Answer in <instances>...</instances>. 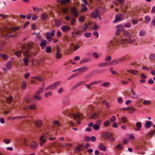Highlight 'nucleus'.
Masks as SVG:
<instances>
[{
  "instance_id": "nucleus-50",
  "label": "nucleus",
  "mask_w": 155,
  "mask_h": 155,
  "mask_svg": "<svg viewBox=\"0 0 155 155\" xmlns=\"http://www.w3.org/2000/svg\"><path fill=\"white\" fill-rule=\"evenodd\" d=\"M64 91V88L62 87H60L59 88L58 90V92L60 94H62Z\"/></svg>"
},
{
  "instance_id": "nucleus-2",
  "label": "nucleus",
  "mask_w": 155,
  "mask_h": 155,
  "mask_svg": "<svg viewBox=\"0 0 155 155\" xmlns=\"http://www.w3.org/2000/svg\"><path fill=\"white\" fill-rule=\"evenodd\" d=\"M82 32V31L80 29V27H78L71 32L72 36L74 38L79 37L81 35Z\"/></svg>"
},
{
  "instance_id": "nucleus-47",
  "label": "nucleus",
  "mask_w": 155,
  "mask_h": 155,
  "mask_svg": "<svg viewBox=\"0 0 155 155\" xmlns=\"http://www.w3.org/2000/svg\"><path fill=\"white\" fill-rule=\"evenodd\" d=\"M145 23L147 24L148 23L151 19L150 18L149 16H145Z\"/></svg>"
},
{
  "instance_id": "nucleus-63",
  "label": "nucleus",
  "mask_w": 155,
  "mask_h": 155,
  "mask_svg": "<svg viewBox=\"0 0 155 155\" xmlns=\"http://www.w3.org/2000/svg\"><path fill=\"white\" fill-rule=\"evenodd\" d=\"M92 54L94 57L96 58H98L99 57L98 54L96 52H93Z\"/></svg>"
},
{
  "instance_id": "nucleus-25",
  "label": "nucleus",
  "mask_w": 155,
  "mask_h": 155,
  "mask_svg": "<svg viewBox=\"0 0 155 155\" xmlns=\"http://www.w3.org/2000/svg\"><path fill=\"white\" fill-rule=\"evenodd\" d=\"M83 84V83L82 82H78L77 83V84L75 85L73 87H72V88L71 89V91H73L76 89L78 87L81 86V84Z\"/></svg>"
},
{
  "instance_id": "nucleus-4",
  "label": "nucleus",
  "mask_w": 155,
  "mask_h": 155,
  "mask_svg": "<svg viewBox=\"0 0 155 155\" xmlns=\"http://www.w3.org/2000/svg\"><path fill=\"white\" fill-rule=\"evenodd\" d=\"M118 38H120L119 39H118L119 43L121 45H124L128 43V39L126 38H122V36L120 35L118 36Z\"/></svg>"
},
{
  "instance_id": "nucleus-42",
  "label": "nucleus",
  "mask_w": 155,
  "mask_h": 155,
  "mask_svg": "<svg viewBox=\"0 0 155 155\" xmlns=\"http://www.w3.org/2000/svg\"><path fill=\"white\" fill-rule=\"evenodd\" d=\"M101 85L103 87H108L110 85V84L108 82H105L101 84Z\"/></svg>"
},
{
  "instance_id": "nucleus-51",
  "label": "nucleus",
  "mask_w": 155,
  "mask_h": 155,
  "mask_svg": "<svg viewBox=\"0 0 155 155\" xmlns=\"http://www.w3.org/2000/svg\"><path fill=\"white\" fill-rule=\"evenodd\" d=\"M34 97L36 99L38 100H41V97L39 96L40 95L38 94H35Z\"/></svg>"
},
{
  "instance_id": "nucleus-38",
  "label": "nucleus",
  "mask_w": 155,
  "mask_h": 155,
  "mask_svg": "<svg viewBox=\"0 0 155 155\" xmlns=\"http://www.w3.org/2000/svg\"><path fill=\"white\" fill-rule=\"evenodd\" d=\"M52 95V94L51 91H48L45 94V97L47 98L49 96H51Z\"/></svg>"
},
{
  "instance_id": "nucleus-41",
  "label": "nucleus",
  "mask_w": 155,
  "mask_h": 155,
  "mask_svg": "<svg viewBox=\"0 0 155 155\" xmlns=\"http://www.w3.org/2000/svg\"><path fill=\"white\" fill-rule=\"evenodd\" d=\"M55 24L57 27H59L61 25V22L60 20H57L55 21Z\"/></svg>"
},
{
  "instance_id": "nucleus-13",
  "label": "nucleus",
  "mask_w": 155,
  "mask_h": 155,
  "mask_svg": "<svg viewBox=\"0 0 155 155\" xmlns=\"http://www.w3.org/2000/svg\"><path fill=\"white\" fill-rule=\"evenodd\" d=\"M35 125L37 128H40L42 126V121L40 120H38L34 122Z\"/></svg>"
},
{
  "instance_id": "nucleus-53",
  "label": "nucleus",
  "mask_w": 155,
  "mask_h": 155,
  "mask_svg": "<svg viewBox=\"0 0 155 155\" xmlns=\"http://www.w3.org/2000/svg\"><path fill=\"white\" fill-rule=\"evenodd\" d=\"M30 109L31 110H34L36 108V107L35 105H31L29 106Z\"/></svg>"
},
{
  "instance_id": "nucleus-28",
  "label": "nucleus",
  "mask_w": 155,
  "mask_h": 155,
  "mask_svg": "<svg viewBox=\"0 0 155 155\" xmlns=\"http://www.w3.org/2000/svg\"><path fill=\"white\" fill-rule=\"evenodd\" d=\"M98 117V114L96 113H94L93 114L90 115V117L91 119H96Z\"/></svg>"
},
{
  "instance_id": "nucleus-29",
  "label": "nucleus",
  "mask_w": 155,
  "mask_h": 155,
  "mask_svg": "<svg viewBox=\"0 0 155 155\" xmlns=\"http://www.w3.org/2000/svg\"><path fill=\"white\" fill-rule=\"evenodd\" d=\"M82 146L81 145H79L77 147H76V148L75 152H78L80 151H81L82 150Z\"/></svg>"
},
{
  "instance_id": "nucleus-43",
  "label": "nucleus",
  "mask_w": 155,
  "mask_h": 155,
  "mask_svg": "<svg viewBox=\"0 0 155 155\" xmlns=\"http://www.w3.org/2000/svg\"><path fill=\"white\" fill-rule=\"evenodd\" d=\"M12 97L10 96H9V97H7L6 99L7 102L9 104L10 103L12 102Z\"/></svg>"
},
{
  "instance_id": "nucleus-11",
  "label": "nucleus",
  "mask_w": 155,
  "mask_h": 155,
  "mask_svg": "<svg viewBox=\"0 0 155 155\" xmlns=\"http://www.w3.org/2000/svg\"><path fill=\"white\" fill-rule=\"evenodd\" d=\"M101 123V121L98 120L96 121V123L93 125V128L95 130H98L100 128V126Z\"/></svg>"
},
{
  "instance_id": "nucleus-44",
  "label": "nucleus",
  "mask_w": 155,
  "mask_h": 155,
  "mask_svg": "<svg viewBox=\"0 0 155 155\" xmlns=\"http://www.w3.org/2000/svg\"><path fill=\"white\" fill-rule=\"evenodd\" d=\"M146 33V31L144 30H141L139 33V35L140 36H144L145 35Z\"/></svg>"
},
{
  "instance_id": "nucleus-33",
  "label": "nucleus",
  "mask_w": 155,
  "mask_h": 155,
  "mask_svg": "<svg viewBox=\"0 0 155 155\" xmlns=\"http://www.w3.org/2000/svg\"><path fill=\"white\" fill-rule=\"evenodd\" d=\"M43 91V87H40L38 90L35 93V94H38L40 95L41 93Z\"/></svg>"
},
{
  "instance_id": "nucleus-10",
  "label": "nucleus",
  "mask_w": 155,
  "mask_h": 155,
  "mask_svg": "<svg viewBox=\"0 0 155 155\" xmlns=\"http://www.w3.org/2000/svg\"><path fill=\"white\" fill-rule=\"evenodd\" d=\"M60 82V81H58L49 85V87H50V90H54L56 89L59 85Z\"/></svg>"
},
{
  "instance_id": "nucleus-9",
  "label": "nucleus",
  "mask_w": 155,
  "mask_h": 155,
  "mask_svg": "<svg viewBox=\"0 0 155 155\" xmlns=\"http://www.w3.org/2000/svg\"><path fill=\"white\" fill-rule=\"evenodd\" d=\"M23 50V55L25 57L28 58H30L31 57L30 54H29V51L27 49L25 46H23L22 47Z\"/></svg>"
},
{
  "instance_id": "nucleus-6",
  "label": "nucleus",
  "mask_w": 155,
  "mask_h": 155,
  "mask_svg": "<svg viewBox=\"0 0 155 155\" xmlns=\"http://www.w3.org/2000/svg\"><path fill=\"white\" fill-rule=\"evenodd\" d=\"M124 60V57L121 58H120L113 60L110 63V64L111 65L117 64L120 62L123 61Z\"/></svg>"
},
{
  "instance_id": "nucleus-37",
  "label": "nucleus",
  "mask_w": 155,
  "mask_h": 155,
  "mask_svg": "<svg viewBox=\"0 0 155 155\" xmlns=\"http://www.w3.org/2000/svg\"><path fill=\"white\" fill-rule=\"evenodd\" d=\"M32 78H35L40 82L43 81L44 80L43 78L38 77H33Z\"/></svg>"
},
{
  "instance_id": "nucleus-39",
  "label": "nucleus",
  "mask_w": 155,
  "mask_h": 155,
  "mask_svg": "<svg viewBox=\"0 0 155 155\" xmlns=\"http://www.w3.org/2000/svg\"><path fill=\"white\" fill-rule=\"evenodd\" d=\"M155 58V53L151 54L149 55L148 58L150 60H153Z\"/></svg>"
},
{
  "instance_id": "nucleus-14",
  "label": "nucleus",
  "mask_w": 155,
  "mask_h": 155,
  "mask_svg": "<svg viewBox=\"0 0 155 155\" xmlns=\"http://www.w3.org/2000/svg\"><path fill=\"white\" fill-rule=\"evenodd\" d=\"M40 142L39 143V145L41 147H42L44 145L47 141V140L43 138V136H40L39 138Z\"/></svg>"
},
{
  "instance_id": "nucleus-58",
  "label": "nucleus",
  "mask_w": 155,
  "mask_h": 155,
  "mask_svg": "<svg viewBox=\"0 0 155 155\" xmlns=\"http://www.w3.org/2000/svg\"><path fill=\"white\" fill-rule=\"evenodd\" d=\"M116 120V117L114 116H112L110 119V121L111 122H113L115 121Z\"/></svg>"
},
{
  "instance_id": "nucleus-52",
  "label": "nucleus",
  "mask_w": 155,
  "mask_h": 155,
  "mask_svg": "<svg viewBox=\"0 0 155 155\" xmlns=\"http://www.w3.org/2000/svg\"><path fill=\"white\" fill-rule=\"evenodd\" d=\"M110 124V122L108 120H106L104 122V125L105 127L109 126Z\"/></svg>"
},
{
  "instance_id": "nucleus-3",
  "label": "nucleus",
  "mask_w": 155,
  "mask_h": 155,
  "mask_svg": "<svg viewBox=\"0 0 155 155\" xmlns=\"http://www.w3.org/2000/svg\"><path fill=\"white\" fill-rule=\"evenodd\" d=\"M117 29L116 31V35L118 36H119L120 34L121 31H124V26L121 25H117L116 26Z\"/></svg>"
},
{
  "instance_id": "nucleus-40",
  "label": "nucleus",
  "mask_w": 155,
  "mask_h": 155,
  "mask_svg": "<svg viewBox=\"0 0 155 155\" xmlns=\"http://www.w3.org/2000/svg\"><path fill=\"white\" fill-rule=\"evenodd\" d=\"M101 82V81H96L94 82H91L89 84L90 85H93L94 84H97L100 83Z\"/></svg>"
},
{
  "instance_id": "nucleus-61",
  "label": "nucleus",
  "mask_w": 155,
  "mask_h": 155,
  "mask_svg": "<svg viewBox=\"0 0 155 155\" xmlns=\"http://www.w3.org/2000/svg\"><path fill=\"white\" fill-rule=\"evenodd\" d=\"M116 148L119 150H121L122 149V145L120 144H119L116 146Z\"/></svg>"
},
{
  "instance_id": "nucleus-60",
  "label": "nucleus",
  "mask_w": 155,
  "mask_h": 155,
  "mask_svg": "<svg viewBox=\"0 0 155 155\" xmlns=\"http://www.w3.org/2000/svg\"><path fill=\"white\" fill-rule=\"evenodd\" d=\"M128 43H130L131 44L132 43H133L134 42H135L136 41V40L135 39H128Z\"/></svg>"
},
{
  "instance_id": "nucleus-12",
  "label": "nucleus",
  "mask_w": 155,
  "mask_h": 155,
  "mask_svg": "<svg viewBox=\"0 0 155 155\" xmlns=\"http://www.w3.org/2000/svg\"><path fill=\"white\" fill-rule=\"evenodd\" d=\"M101 136L103 138L107 139L111 137V134L109 132H107L102 133Z\"/></svg>"
},
{
  "instance_id": "nucleus-32",
  "label": "nucleus",
  "mask_w": 155,
  "mask_h": 155,
  "mask_svg": "<svg viewBox=\"0 0 155 155\" xmlns=\"http://www.w3.org/2000/svg\"><path fill=\"white\" fill-rule=\"evenodd\" d=\"M51 36L50 35V33L47 32L46 33V38L49 41H51Z\"/></svg>"
},
{
  "instance_id": "nucleus-20",
  "label": "nucleus",
  "mask_w": 155,
  "mask_h": 155,
  "mask_svg": "<svg viewBox=\"0 0 155 155\" xmlns=\"http://www.w3.org/2000/svg\"><path fill=\"white\" fill-rule=\"evenodd\" d=\"M47 41L46 40H43L41 41V43L40 44L41 48L43 49L45 48V46L46 45Z\"/></svg>"
},
{
  "instance_id": "nucleus-46",
  "label": "nucleus",
  "mask_w": 155,
  "mask_h": 155,
  "mask_svg": "<svg viewBox=\"0 0 155 155\" xmlns=\"http://www.w3.org/2000/svg\"><path fill=\"white\" fill-rule=\"evenodd\" d=\"M51 51V49L50 47L48 46L46 48V52L47 53H50Z\"/></svg>"
},
{
  "instance_id": "nucleus-23",
  "label": "nucleus",
  "mask_w": 155,
  "mask_h": 155,
  "mask_svg": "<svg viewBox=\"0 0 155 155\" xmlns=\"http://www.w3.org/2000/svg\"><path fill=\"white\" fill-rule=\"evenodd\" d=\"M135 125L137 128L135 129V131H137L140 130L141 127V123L140 122H137L136 123Z\"/></svg>"
},
{
  "instance_id": "nucleus-21",
  "label": "nucleus",
  "mask_w": 155,
  "mask_h": 155,
  "mask_svg": "<svg viewBox=\"0 0 155 155\" xmlns=\"http://www.w3.org/2000/svg\"><path fill=\"white\" fill-rule=\"evenodd\" d=\"M98 147L101 150L103 151H105L106 150L105 146L102 143L99 144Z\"/></svg>"
},
{
  "instance_id": "nucleus-17",
  "label": "nucleus",
  "mask_w": 155,
  "mask_h": 155,
  "mask_svg": "<svg viewBox=\"0 0 155 155\" xmlns=\"http://www.w3.org/2000/svg\"><path fill=\"white\" fill-rule=\"evenodd\" d=\"M71 115L75 120H76L77 118L80 119L82 118L81 115L80 113H76L74 114H71ZM82 118H83L82 117Z\"/></svg>"
},
{
  "instance_id": "nucleus-55",
  "label": "nucleus",
  "mask_w": 155,
  "mask_h": 155,
  "mask_svg": "<svg viewBox=\"0 0 155 155\" xmlns=\"http://www.w3.org/2000/svg\"><path fill=\"white\" fill-rule=\"evenodd\" d=\"M80 75V74L79 73H74L71 76V77L72 78H74L78 76H79Z\"/></svg>"
},
{
  "instance_id": "nucleus-8",
  "label": "nucleus",
  "mask_w": 155,
  "mask_h": 155,
  "mask_svg": "<svg viewBox=\"0 0 155 155\" xmlns=\"http://www.w3.org/2000/svg\"><path fill=\"white\" fill-rule=\"evenodd\" d=\"M70 11L72 15L75 17H78L79 15V12H78L76 8L74 7L71 8Z\"/></svg>"
},
{
  "instance_id": "nucleus-35",
  "label": "nucleus",
  "mask_w": 155,
  "mask_h": 155,
  "mask_svg": "<svg viewBox=\"0 0 155 155\" xmlns=\"http://www.w3.org/2000/svg\"><path fill=\"white\" fill-rule=\"evenodd\" d=\"M151 101L150 100H144L143 102V104L146 105H148L151 104Z\"/></svg>"
},
{
  "instance_id": "nucleus-16",
  "label": "nucleus",
  "mask_w": 155,
  "mask_h": 155,
  "mask_svg": "<svg viewBox=\"0 0 155 155\" xmlns=\"http://www.w3.org/2000/svg\"><path fill=\"white\" fill-rule=\"evenodd\" d=\"M38 146L37 143L35 141L32 142L30 144V146L32 150H35L36 149Z\"/></svg>"
},
{
  "instance_id": "nucleus-48",
  "label": "nucleus",
  "mask_w": 155,
  "mask_h": 155,
  "mask_svg": "<svg viewBox=\"0 0 155 155\" xmlns=\"http://www.w3.org/2000/svg\"><path fill=\"white\" fill-rule=\"evenodd\" d=\"M23 60L25 64V65L27 66L28 65V59L27 58H25L23 59Z\"/></svg>"
},
{
  "instance_id": "nucleus-18",
  "label": "nucleus",
  "mask_w": 155,
  "mask_h": 155,
  "mask_svg": "<svg viewBox=\"0 0 155 155\" xmlns=\"http://www.w3.org/2000/svg\"><path fill=\"white\" fill-rule=\"evenodd\" d=\"M61 29L62 30L65 32H67L70 29V28L66 25H63L61 27Z\"/></svg>"
},
{
  "instance_id": "nucleus-26",
  "label": "nucleus",
  "mask_w": 155,
  "mask_h": 155,
  "mask_svg": "<svg viewBox=\"0 0 155 155\" xmlns=\"http://www.w3.org/2000/svg\"><path fill=\"white\" fill-rule=\"evenodd\" d=\"M48 18L47 15L45 13L42 14L41 16V19L42 20H46Z\"/></svg>"
},
{
  "instance_id": "nucleus-1",
  "label": "nucleus",
  "mask_w": 155,
  "mask_h": 155,
  "mask_svg": "<svg viewBox=\"0 0 155 155\" xmlns=\"http://www.w3.org/2000/svg\"><path fill=\"white\" fill-rule=\"evenodd\" d=\"M120 38H118V36L115 38L112 39L107 44V48L108 50H110L112 48H114L115 47H117V45L119 44L118 39H119Z\"/></svg>"
},
{
  "instance_id": "nucleus-49",
  "label": "nucleus",
  "mask_w": 155,
  "mask_h": 155,
  "mask_svg": "<svg viewBox=\"0 0 155 155\" xmlns=\"http://www.w3.org/2000/svg\"><path fill=\"white\" fill-rule=\"evenodd\" d=\"M27 85V83L25 81H24L23 82V84H22L21 86V88L22 89H25L26 88V86Z\"/></svg>"
},
{
  "instance_id": "nucleus-19",
  "label": "nucleus",
  "mask_w": 155,
  "mask_h": 155,
  "mask_svg": "<svg viewBox=\"0 0 155 155\" xmlns=\"http://www.w3.org/2000/svg\"><path fill=\"white\" fill-rule=\"evenodd\" d=\"M91 61L90 59L89 58H85L81 60L80 63L81 64H82L83 63H85L87 62H89Z\"/></svg>"
},
{
  "instance_id": "nucleus-7",
  "label": "nucleus",
  "mask_w": 155,
  "mask_h": 155,
  "mask_svg": "<svg viewBox=\"0 0 155 155\" xmlns=\"http://www.w3.org/2000/svg\"><path fill=\"white\" fill-rule=\"evenodd\" d=\"M124 15L121 13L115 16V19L113 23H116L117 21H121Z\"/></svg>"
},
{
  "instance_id": "nucleus-36",
  "label": "nucleus",
  "mask_w": 155,
  "mask_h": 155,
  "mask_svg": "<svg viewBox=\"0 0 155 155\" xmlns=\"http://www.w3.org/2000/svg\"><path fill=\"white\" fill-rule=\"evenodd\" d=\"M14 54L17 56L19 57L22 54V51H17L14 52Z\"/></svg>"
},
{
  "instance_id": "nucleus-54",
  "label": "nucleus",
  "mask_w": 155,
  "mask_h": 155,
  "mask_svg": "<svg viewBox=\"0 0 155 155\" xmlns=\"http://www.w3.org/2000/svg\"><path fill=\"white\" fill-rule=\"evenodd\" d=\"M63 13L64 14H66L68 12V10L66 8H63L62 10Z\"/></svg>"
},
{
  "instance_id": "nucleus-64",
  "label": "nucleus",
  "mask_w": 155,
  "mask_h": 155,
  "mask_svg": "<svg viewBox=\"0 0 155 155\" xmlns=\"http://www.w3.org/2000/svg\"><path fill=\"white\" fill-rule=\"evenodd\" d=\"M2 58L3 59L5 60L8 58V56L7 55L2 54Z\"/></svg>"
},
{
  "instance_id": "nucleus-62",
  "label": "nucleus",
  "mask_w": 155,
  "mask_h": 155,
  "mask_svg": "<svg viewBox=\"0 0 155 155\" xmlns=\"http://www.w3.org/2000/svg\"><path fill=\"white\" fill-rule=\"evenodd\" d=\"M130 26H131L130 24L129 23H125V24H124V26L125 27H127V28H129L130 27Z\"/></svg>"
},
{
  "instance_id": "nucleus-27",
  "label": "nucleus",
  "mask_w": 155,
  "mask_h": 155,
  "mask_svg": "<svg viewBox=\"0 0 155 155\" xmlns=\"http://www.w3.org/2000/svg\"><path fill=\"white\" fill-rule=\"evenodd\" d=\"M119 120H121L123 123H124L127 121V117L125 116H122L121 118H119Z\"/></svg>"
},
{
  "instance_id": "nucleus-30",
  "label": "nucleus",
  "mask_w": 155,
  "mask_h": 155,
  "mask_svg": "<svg viewBox=\"0 0 155 155\" xmlns=\"http://www.w3.org/2000/svg\"><path fill=\"white\" fill-rule=\"evenodd\" d=\"M108 64L106 62H101L99 63L98 64V65L99 67H104L107 66Z\"/></svg>"
},
{
  "instance_id": "nucleus-5",
  "label": "nucleus",
  "mask_w": 155,
  "mask_h": 155,
  "mask_svg": "<svg viewBox=\"0 0 155 155\" xmlns=\"http://www.w3.org/2000/svg\"><path fill=\"white\" fill-rule=\"evenodd\" d=\"M91 17L94 18H96L97 17H100L99 11L96 9L94 12H91Z\"/></svg>"
},
{
  "instance_id": "nucleus-56",
  "label": "nucleus",
  "mask_w": 155,
  "mask_h": 155,
  "mask_svg": "<svg viewBox=\"0 0 155 155\" xmlns=\"http://www.w3.org/2000/svg\"><path fill=\"white\" fill-rule=\"evenodd\" d=\"M71 0H62L61 1V4H65Z\"/></svg>"
},
{
  "instance_id": "nucleus-34",
  "label": "nucleus",
  "mask_w": 155,
  "mask_h": 155,
  "mask_svg": "<svg viewBox=\"0 0 155 155\" xmlns=\"http://www.w3.org/2000/svg\"><path fill=\"white\" fill-rule=\"evenodd\" d=\"M152 124V123L149 121H147L146 122L145 127L147 128L150 127Z\"/></svg>"
},
{
  "instance_id": "nucleus-24",
  "label": "nucleus",
  "mask_w": 155,
  "mask_h": 155,
  "mask_svg": "<svg viewBox=\"0 0 155 155\" xmlns=\"http://www.w3.org/2000/svg\"><path fill=\"white\" fill-rule=\"evenodd\" d=\"M78 70L80 72H85L88 70V68L86 66H84L80 68H78Z\"/></svg>"
},
{
  "instance_id": "nucleus-31",
  "label": "nucleus",
  "mask_w": 155,
  "mask_h": 155,
  "mask_svg": "<svg viewBox=\"0 0 155 155\" xmlns=\"http://www.w3.org/2000/svg\"><path fill=\"white\" fill-rule=\"evenodd\" d=\"M81 6L82 8L81 9V11L82 12H85L87 10V8L85 4H82Z\"/></svg>"
},
{
  "instance_id": "nucleus-57",
  "label": "nucleus",
  "mask_w": 155,
  "mask_h": 155,
  "mask_svg": "<svg viewBox=\"0 0 155 155\" xmlns=\"http://www.w3.org/2000/svg\"><path fill=\"white\" fill-rule=\"evenodd\" d=\"M80 45H74L73 47V49L74 51H75L79 49L80 48Z\"/></svg>"
},
{
  "instance_id": "nucleus-22",
  "label": "nucleus",
  "mask_w": 155,
  "mask_h": 155,
  "mask_svg": "<svg viewBox=\"0 0 155 155\" xmlns=\"http://www.w3.org/2000/svg\"><path fill=\"white\" fill-rule=\"evenodd\" d=\"M102 103L104 104L107 108H109L110 107V104L105 100H103L101 101Z\"/></svg>"
},
{
  "instance_id": "nucleus-45",
  "label": "nucleus",
  "mask_w": 155,
  "mask_h": 155,
  "mask_svg": "<svg viewBox=\"0 0 155 155\" xmlns=\"http://www.w3.org/2000/svg\"><path fill=\"white\" fill-rule=\"evenodd\" d=\"M21 28V27H13L10 28V29L13 31H15L16 30H19Z\"/></svg>"
},
{
  "instance_id": "nucleus-15",
  "label": "nucleus",
  "mask_w": 155,
  "mask_h": 155,
  "mask_svg": "<svg viewBox=\"0 0 155 155\" xmlns=\"http://www.w3.org/2000/svg\"><path fill=\"white\" fill-rule=\"evenodd\" d=\"M124 36L129 38H131L132 36L130 33L127 30H124L123 33Z\"/></svg>"
},
{
  "instance_id": "nucleus-59",
  "label": "nucleus",
  "mask_w": 155,
  "mask_h": 155,
  "mask_svg": "<svg viewBox=\"0 0 155 155\" xmlns=\"http://www.w3.org/2000/svg\"><path fill=\"white\" fill-rule=\"evenodd\" d=\"M61 57V54L59 53H56L55 58L57 59L60 58Z\"/></svg>"
}]
</instances>
